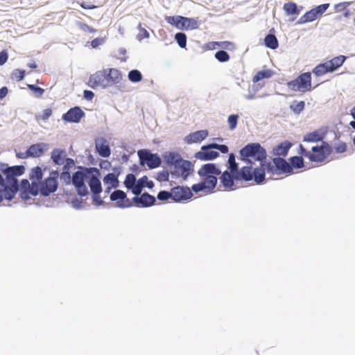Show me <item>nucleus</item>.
Here are the masks:
<instances>
[{
  "instance_id": "56",
  "label": "nucleus",
  "mask_w": 355,
  "mask_h": 355,
  "mask_svg": "<svg viewBox=\"0 0 355 355\" xmlns=\"http://www.w3.org/2000/svg\"><path fill=\"white\" fill-rule=\"evenodd\" d=\"M74 187L76 189L77 193L80 196L84 197V196H87V194H88V189H87V187L85 183H83V184L75 186Z\"/></svg>"
},
{
  "instance_id": "18",
  "label": "nucleus",
  "mask_w": 355,
  "mask_h": 355,
  "mask_svg": "<svg viewBox=\"0 0 355 355\" xmlns=\"http://www.w3.org/2000/svg\"><path fill=\"white\" fill-rule=\"evenodd\" d=\"M327 133V130L325 128H320L306 134L303 137V141L312 143L322 141L325 138Z\"/></svg>"
},
{
  "instance_id": "49",
  "label": "nucleus",
  "mask_w": 355,
  "mask_h": 355,
  "mask_svg": "<svg viewBox=\"0 0 355 355\" xmlns=\"http://www.w3.org/2000/svg\"><path fill=\"white\" fill-rule=\"evenodd\" d=\"M157 198L160 201H166L168 199L173 200L172 190L171 191L166 190H161L157 196Z\"/></svg>"
},
{
  "instance_id": "44",
  "label": "nucleus",
  "mask_w": 355,
  "mask_h": 355,
  "mask_svg": "<svg viewBox=\"0 0 355 355\" xmlns=\"http://www.w3.org/2000/svg\"><path fill=\"white\" fill-rule=\"evenodd\" d=\"M214 57L220 62H226L230 59L229 53L223 49L216 51Z\"/></svg>"
},
{
  "instance_id": "5",
  "label": "nucleus",
  "mask_w": 355,
  "mask_h": 355,
  "mask_svg": "<svg viewBox=\"0 0 355 355\" xmlns=\"http://www.w3.org/2000/svg\"><path fill=\"white\" fill-rule=\"evenodd\" d=\"M24 165H15L10 166L8 164L0 163V171L6 176L7 183L12 186L13 184H19L17 177L25 173Z\"/></svg>"
},
{
  "instance_id": "9",
  "label": "nucleus",
  "mask_w": 355,
  "mask_h": 355,
  "mask_svg": "<svg viewBox=\"0 0 355 355\" xmlns=\"http://www.w3.org/2000/svg\"><path fill=\"white\" fill-rule=\"evenodd\" d=\"M193 171V166L189 160H184L173 169H171L170 173L173 178H182L184 181L187 180Z\"/></svg>"
},
{
  "instance_id": "26",
  "label": "nucleus",
  "mask_w": 355,
  "mask_h": 355,
  "mask_svg": "<svg viewBox=\"0 0 355 355\" xmlns=\"http://www.w3.org/2000/svg\"><path fill=\"white\" fill-rule=\"evenodd\" d=\"M67 157V152L64 148H54L51 153V159L56 166L62 165Z\"/></svg>"
},
{
  "instance_id": "20",
  "label": "nucleus",
  "mask_w": 355,
  "mask_h": 355,
  "mask_svg": "<svg viewBox=\"0 0 355 355\" xmlns=\"http://www.w3.org/2000/svg\"><path fill=\"white\" fill-rule=\"evenodd\" d=\"M49 148V144L46 143H37L34 144H31L27 148V153L29 155L30 157H39L42 156L45 151H46Z\"/></svg>"
},
{
  "instance_id": "35",
  "label": "nucleus",
  "mask_w": 355,
  "mask_h": 355,
  "mask_svg": "<svg viewBox=\"0 0 355 355\" xmlns=\"http://www.w3.org/2000/svg\"><path fill=\"white\" fill-rule=\"evenodd\" d=\"M44 173L42 168L37 166L31 169L29 178L33 183H39L43 178Z\"/></svg>"
},
{
  "instance_id": "31",
  "label": "nucleus",
  "mask_w": 355,
  "mask_h": 355,
  "mask_svg": "<svg viewBox=\"0 0 355 355\" xmlns=\"http://www.w3.org/2000/svg\"><path fill=\"white\" fill-rule=\"evenodd\" d=\"M2 189L5 199L8 201H11L19 190V184H13L12 186L7 183V184L2 187Z\"/></svg>"
},
{
  "instance_id": "28",
  "label": "nucleus",
  "mask_w": 355,
  "mask_h": 355,
  "mask_svg": "<svg viewBox=\"0 0 355 355\" xmlns=\"http://www.w3.org/2000/svg\"><path fill=\"white\" fill-rule=\"evenodd\" d=\"M292 143L288 140H285L272 149V154L275 156H278L279 157L282 156L284 158L288 155Z\"/></svg>"
},
{
  "instance_id": "61",
  "label": "nucleus",
  "mask_w": 355,
  "mask_h": 355,
  "mask_svg": "<svg viewBox=\"0 0 355 355\" xmlns=\"http://www.w3.org/2000/svg\"><path fill=\"white\" fill-rule=\"evenodd\" d=\"M336 153H343L347 150V144L345 142H340L334 147Z\"/></svg>"
},
{
  "instance_id": "27",
  "label": "nucleus",
  "mask_w": 355,
  "mask_h": 355,
  "mask_svg": "<svg viewBox=\"0 0 355 355\" xmlns=\"http://www.w3.org/2000/svg\"><path fill=\"white\" fill-rule=\"evenodd\" d=\"M302 9V6H298L297 4L293 1L285 3L283 6V10L286 15L293 16L292 19L290 21H293L297 17V16L300 14Z\"/></svg>"
},
{
  "instance_id": "11",
  "label": "nucleus",
  "mask_w": 355,
  "mask_h": 355,
  "mask_svg": "<svg viewBox=\"0 0 355 355\" xmlns=\"http://www.w3.org/2000/svg\"><path fill=\"white\" fill-rule=\"evenodd\" d=\"M111 201L116 202V207L121 209L131 207L132 204L126 193L120 189L114 190L110 196Z\"/></svg>"
},
{
  "instance_id": "7",
  "label": "nucleus",
  "mask_w": 355,
  "mask_h": 355,
  "mask_svg": "<svg viewBox=\"0 0 355 355\" xmlns=\"http://www.w3.org/2000/svg\"><path fill=\"white\" fill-rule=\"evenodd\" d=\"M139 165H146L149 169L159 167L162 164V159L157 153H153L148 149H141L137 151Z\"/></svg>"
},
{
  "instance_id": "57",
  "label": "nucleus",
  "mask_w": 355,
  "mask_h": 355,
  "mask_svg": "<svg viewBox=\"0 0 355 355\" xmlns=\"http://www.w3.org/2000/svg\"><path fill=\"white\" fill-rule=\"evenodd\" d=\"M138 28L139 30V33L137 35L138 40L141 41L143 39L149 37V33L145 28L141 27V24L138 25Z\"/></svg>"
},
{
  "instance_id": "62",
  "label": "nucleus",
  "mask_w": 355,
  "mask_h": 355,
  "mask_svg": "<svg viewBox=\"0 0 355 355\" xmlns=\"http://www.w3.org/2000/svg\"><path fill=\"white\" fill-rule=\"evenodd\" d=\"M62 165L63 167L71 169L74 166L75 161L73 159L67 157Z\"/></svg>"
},
{
  "instance_id": "13",
  "label": "nucleus",
  "mask_w": 355,
  "mask_h": 355,
  "mask_svg": "<svg viewBox=\"0 0 355 355\" xmlns=\"http://www.w3.org/2000/svg\"><path fill=\"white\" fill-rule=\"evenodd\" d=\"M85 115V113L79 106H75L63 114L62 119L65 122L78 123Z\"/></svg>"
},
{
  "instance_id": "55",
  "label": "nucleus",
  "mask_w": 355,
  "mask_h": 355,
  "mask_svg": "<svg viewBox=\"0 0 355 355\" xmlns=\"http://www.w3.org/2000/svg\"><path fill=\"white\" fill-rule=\"evenodd\" d=\"M31 196H37L39 193L41 194L40 186L39 183H33L28 189Z\"/></svg>"
},
{
  "instance_id": "51",
  "label": "nucleus",
  "mask_w": 355,
  "mask_h": 355,
  "mask_svg": "<svg viewBox=\"0 0 355 355\" xmlns=\"http://www.w3.org/2000/svg\"><path fill=\"white\" fill-rule=\"evenodd\" d=\"M170 171H161L157 173L155 179L159 182H166L169 180Z\"/></svg>"
},
{
  "instance_id": "12",
  "label": "nucleus",
  "mask_w": 355,
  "mask_h": 355,
  "mask_svg": "<svg viewBox=\"0 0 355 355\" xmlns=\"http://www.w3.org/2000/svg\"><path fill=\"white\" fill-rule=\"evenodd\" d=\"M173 193V201L174 202H181L192 198L193 191L188 187L176 186L171 189Z\"/></svg>"
},
{
  "instance_id": "52",
  "label": "nucleus",
  "mask_w": 355,
  "mask_h": 355,
  "mask_svg": "<svg viewBox=\"0 0 355 355\" xmlns=\"http://www.w3.org/2000/svg\"><path fill=\"white\" fill-rule=\"evenodd\" d=\"M28 87L35 94L36 97H40L44 92L43 88L35 84H29L28 85Z\"/></svg>"
},
{
  "instance_id": "30",
  "label": "nucleus",
  "mask_w": 355,
  "mask_h": 355,
  "mask_svg": "<svg viewBox=\"0 0 355 355\" xmlns=\"http://www.w3.org/2000/svg\"><path fill=\"white\" fill-rule=\"evenodd\" d=\"M265 46L272 50H275L279 46V42L275 34V29L271 28L264 37Z\"/></svg>"
},
{
  "instance_id": "34",
  "label": "nucleus",
  "mask_w": 355,
  "mask_h": 355,
  "mask_svg": "<svg viewBox=\"0 0 355 355\" xmlns=\"http://www.w3.org/2000/svg\"><path fill=\"white\" fill-rule=\"evenodd\" d=\"M289 165L291 166V174L293 173V168L300 169L304 166V161L302 156H293L289 158Z\"/></svg>"
},
{
  "instance_id": "59",
  "label": "nucleus",
  "mask_w": 355,
  "mask_h": 355,
  "mask_svg": "<svg viewBox=\"0 0 355 355\" xmlns=\"http://www.w3.org/2000/svg\"><path fill=\"white\" fill-rule=\"evenodd\" d=\"M79 26H80V29L85 32H88L90 33H94L96 32V29L89 26L87 24H85L83 22H79Z\"/></svg>"
},
{
  "instance_id": "38",
  "label": "nucleus",
  "mask_w": 355,
  "mask_h": 355,
  "mask_svg": "<svg viewBox=\"0 0 355 355\" xmlns=\"http://www.w3.org/2000/svg\"><path fill=\"white\" fill-rule=\"evenodd\" d=\"M105 185H110L111 187L116 188L118 187V176L114 173H109L105 175L103 179Z\"/></svg>"
},
{
  "instance_id": "45",
  "label": "nucleus",
  "mask_w": 355,
  "mask_h": 355,
  "mask_svg": "<svg viewBox=\"0 0 355 355\" xmlns=\"http://www.w3.org/2000/svg\"><path fill=\"white\" fill-rule=\"evenodd\" d=\"M137 183L136 176L132 173H128L126 175L124 180V186L127 189H130V187Z\"/></svg>"
},
{
  "instance_id": "43",
  "label": "nucleus",
  "mask_w": 355,
  "mask_h": 355,
  "mask_svg": "<svg viewBox=\"0 0 355 355\" xmlns=\"http://www.w3.org/2000/svg\"><path fill=\"white\" fill-rule=\"evenodd\" d=\"M60 180L66 184H70L71 182V169L62 167L60 175L59 174Z\"/></svg>"
},
{
  "instance_id": "29",
  "label": "nucleus",
  "mask_w": 355,
  "mask_h": 355,
  "mask_svg": "<svg viewBox=\"0 0 355 355\" xmlns=\"http://www.w3.org/2000/svg\"><path fill=\"white\" fill-rule=\"evenodd\" d=\"M252 165L244 166L241 168H239L236 171L237 175V180L244 182H250L252 180Z\"/></svg>"
},
{
  "instance_id": "48",
  "label": "nucleus",
  "mask_w": 355,
  "mask_h": 355,
  "mask_svg": "<svg viewBox=\"0 0 355 355\" xmlns=\"http://www.w3.org/2000/svg\"><path fill=\"white\" fill-rule=\"evenodd\" d=\"M26 76V71L24 69H16L12 71L10 78L15 79L17 81L24 80Z\"/></svg>"
},
{
  "instance_id": "8",
  "label": "nucleus",
  "mask_w": 355,
  "mask_h": 355,
  "mask_svg": "<svg viewBox=\"0 0 355 355\" xmlns=\"http://www.w3.org/2000/svg\"><path fill=\"white\" fill-rule=\"evenodd\" d=\"M332 148L327 142L322 141L321 145L313 146L309 160L313 162H322L331 153Z\"/></svg>"
},
{
  "instance_id": "46",
  "label": "nucleus",
  "mask_w": 355,
  "mask_h": 355,
  "mask_svg": "<svg viewBox=\"0 0 355 355\" xmlns=\"http://www.w3.org/2000/svg\"><path fill=\"white\" fill-rule=\"evenodd\" d=\"M263 86V84L258 83L257 85H253L252 87H249L248 92L249 94L245 96V98L248 100H252L255 97V94Z\"/></svg>"
},
{
  "instance_id": "17",
  "label": "nucleus",
  "mask_w": 355,
  "mask_h": 355,
  "mask_svg": "<svg viewBox=\"0 0 355 355\" xmlns=\"http://www.w3.org/2000/svg\"><path fill=\"white\" fill-rule=\"evenodd\" d=\"M219 155L218 151L210 150L203 145L201 146L200 150L195 153L194 157L201 161H210L216 159Z\"/></svg>"
},
{
  "instance_id": "36",
  "label": "nucleus",
  "mask_w": 355,
  "mask_h": 355,
  "mask_svg": "<svg viewBox=\"0 0 355 355\" xmlns=\"http://www.w3.org/2000/svg\"><path fill=\"white\" fill-rule=\"evenodd\" d=\"M273 74L274 71L272 69H263L259 71L253 76L252 82L254 83H257L263 79L270 78Z\"/></svg>"
},
{
  "instance_id": "41",
  "label": "nucleus",
  "mask_w": 355,
  "mask_h": 355,
  "mask_svg": "<svg viewBox=\"0 0 355 355\" xmlns=\"http://www.w3.org/2000/svg\"><path fill=\"white\" fill-rule=\"evenodd\" d=\"M178 46L182 49H185L187 46V37L183 32H178L174 36Z\"/></svg>"
},
{
  "instance_id": "16",
  "label": "nucleus",
  "mask_w": 355,
  "mask_h": 355,
  "mask_svg": "<svg viewBox=\"0 0 355 355\" xmlns=\"http://www.w3.org/2000/svg\"><path fill=\"white\" fill-rule=\"evenodd\" d=\"M89 86L93 89H96L98 87L103 88L107 87V82H106L105 72L104 69L98 71L89 77Z\"/></svg>"
},
{
  "instance_id": "42",
  "label": "nucleus",
  "mask_w": 355,
  "mask_h": 355,
  "mask_svg": "<svg viewBox=\"0 0 355 355\" xmlns=\"http://www.w3.org/2000/svg\"><path fill=\"white\" fill-rule=\"evenodd\" d=\"M305 107V102L303 101H295L291 105L290 109L295 114H300Z\"/></svg>"
},
{
  "instance_id": "15",
  "label": "nucleus",
  "mask_w": 355,
  "mask_h": 355,
  "mask_svg": "<svg viewBox=\"0 0 355 355\" xmlns=\"http://www.w3.org/2000/svg\"><path fill=\"white\" fill-rule=\"evenodd\" d=\"M95 151L102 157L107 158L111 155V148L107 140L104 137L95 139Z\"/></svg>"
},
{
  "instance_id": "3",
  "label": "nucleus",
  "mask_w": 355,
  "mask_h": 355,
  "mask_svg": "<svg viewBox=\"0 0 355 355\" xmlns=\"http://www.w3.org/2000/svg\"><path fill=\"white\" fill-rule=\"evenodd\" d=\"M166 21L180 30H195L198 28L197 19L181 15L166 16Z\"/></svg>"
},
{
  "instance_id": "54",
  "label": "nucleus",
  "mask_w": 355,
  "mask_h": 355,
  "mask_svg": "<svg viewBox=\"0 0 355 355\" xmlns=\"http://www.w3.org/2000/svg\"><path fill=\"white\" fill-rule=\"evenodd\" d=\"M144 187L143 185L137 180V183L130 188L129 190L135 195L134 197H139L142 192Z\"/></svg>"
},
{
  "instance_id": "23",
  "label": "nucleus",
  "mask_w": 355,
  "mask_h": 355,
  "mask_svg": "<svg viewBox=\"0 0 355 355\" xmlns=\"http://www.w3.org/2000/svg\"><path fill=\"white\" fill-rule=\"evenodd\" d=\"M104 71L105 72V78L106 82H107V87L119 83L122 79L121 71L116 69H105Z\"/></svg>"
},
{
  "instance_id": "21",
  "label": "nucleus",
  "mask_w": 355,
  "mask_h": 355,
  "mask_svg": "<svg viewBox=\"0 0 355 355\" xmlns=\"http://www.w3.org/2000/svg\"><path fill=\"white\" fill-rule=\"evenodd\" d=\"M272 163L275 168V174H291V166L283 157H275L272 159Z\"/></svg>"
},
{
  "instance_id": "14",
  "label": "nucleus",
  "mask_w": 355,
  "mask_h": 355,
  "mask_svg": "<svg viewBox=\"0 0 355 355\" xmlns=\"http://www.w3.org/2000/svg\"><path fill=\"white\" fill-rule=\"evenodd\" d=\"M131 202L137 207H149L155 204L156 198L154 196L145 191L139 197H133Z\"/></svg>"
},
{
  "instance_id": "2",
  "label": "nucleus",
  "mask_w": 355,
  "mask_h": 355,
  "mask_svg": "<svg viewBox=\"0 0 355 355\" xmlns=\"http://www.w3.org/2000/svg\"><path fill=\"white\" fill-rule=\"evenodd\" d=\"M239 154L240 160L248 165H252L254 162H262L267 158L266 149L258 142L247 144L239 150Z\"/></svg>"
},
{
  "instance_id": "37",
  "label": "nucleus",
  "mask_w": 355,
  "mask_h": 355,
  "mask_svg": "<svg viewBox=\"0 0 355 355\" xmlns=\"http://www.w3.org/2000/svg\"><path fill=\"white\" fill-rule=\"evenodd\" d=\"M346 59L345 55H340L328 60L327 62L334 72L343 64Z\"/></svg>"
},
{
  "instance_id": "58",
  "label": "nucleus",
  "mask_w": 355,
  "mask_h": 355,
  "mask_svg": "<svg viewBox=\"0 0 355 355\" xmlns=\"http://www.w3.org/2000/svg\"><path fill=\"white\" fill-rule=\"evenodd\" d=\"M101 193H94L92 196V201L94 205L96 206H100L103 205L104 201L101 199L100 196Z\"/></svg>"
},
{
  "instance_id": "19",
  "label": "nucleus",
  "mask_w": 355,
  "mask_h": 355,
  "mask_svg": "<svg viewBox=\"0 0 355 355\" xmlns=\"http://www.w3.org/2000/svg\"><path fill=\"white\" fill-rule=\"evenodd\" d=\"M329 3H322L317 6L304 13L309 22L313 21L326 12Z\"/></svg>"
},
{
  "instance_id": "10",
  "label": "nucleus",
  "mask_w": 355,
  "mask_h": 355,
  "mask_svg": "<svg viewBox=\"0 0 355 355\" xmlns=\"http://www.w3.org/2000/svg\"><path fill=\"white\" fill-rule=\"evenodd\" d=\"M98 173V169L95 167L86 168L84 167L81 170L74 172L71 176V182L74 187L85 183V180L88 179L91 173Z\"/></svg>"
},
{
  "instance_id": "32",
  "label": "nucleus",
  "mask_w": 355,
  "mask_h": 355,
  "mask_svg": "<svg viewBox=\"0 0 355 355\" xmlns=\"http://www.w3.org/2000/svg\"><path fill=\"white\" fill-rule=\"evenodd\" d=\"M252 180L257 184H263L266 181V173L264 168L261 166L255 167L252 170Z\"/></svg>"
},
{
  "instance_id": "50",
  "label": "nucleus",
  "mask_w": 355,
  "mask_h": 355,
  "mask_svg": "<svg viewBox=\"0 0 355 355\" xmlns=\"http://www.w3.org/2000/svg\"><path fill=\"white\" fill-rule=\"evenodd\" d=\"M239 118V114H230L228 116L227 123L229 124V128L231 130H234L236 128Z\"/></svg>"
},
{
  "instance_id": "22",
  "label": "nucleus",
  "mask_w": 355,
  "mask_h": 355,
  "mask_svg": "<svg viewBox=\"0 0 355 355\" xmlns=\"http://www.w3.org/2000/svg\"><path fill=\"white\" fill-rule=\"evenodd\" d=\"M184 160L181 155L175 152H169L164 155V163L167 165L170 171Z\"/></svg>"
},
{
  "instance_id": "39",
  "label": "nucleus",
  "mask_w": 355,
  "mask_h": 355,
  "mask_svg": "<svg viewBox=\"0 0 355 355\" xmlns=\"http://www.w3.org/2000/svg\"><path fill=\"white\" fill-rule=\"evenodd\" d=\"M227 170L236 171L239 168V163L236 161V155L230 153L226 164Z\"/></svg>"
},
{
  "instance_id": "6",
  "label": "nucleus",
  "mask_w": 355,
  "mask_h": 355,
  "mask_svg": "<svg viewBox=\"0 0 355 355\" xmlns=\"http://www.w3.org/2000/svg\"><path fill=\"white\" fill-rule=\"evenodd\" d=\"M287 85L288 88L294 92L311 91L312 89L311 74L310 72L302 73L295 79L289 81Z\"/></svg>"
},
{
  "instance_id": "33",
  "label": "nucleus",
  "mask_w": 355,
  "mask_h": 355,
  "mask_svg": "<svg viewBox=\"0 0 355 355\" xmlns=\"http://www.w3.org/2000/svg\"><path fill=\"white\" fill-rule=\"evenodd\" d=\"M313 73L317 76H322L327 73L333 72L327 61L318 64L312 71Z\"/></svg>"
},
{
  "instance_id": "60",
  "label": "nucleus",
  "mask_w": 355,
  "mask_h": 355,
  "mask_svg": "<svg viewBox=\"0 0 355 355\" xmlns=\"http://www.w3.org/2000/svg\"><path fill=\"white\" fill-rule=\"evenodd\" d=\"M104 42H105V39L104 38H103V37H96V38L94 39L93 40H92V42H91V46L93 49H96L98 46H99L100 45L103 44Z\"/></svg>"
},
{
  "instance_id": "25",
  "label": "nucleus",
  "mask_w": 355,
  "mask_h": 355,
  "mask_svg": "<svg viewBox=\"0 0 355 355\" xmlns=\"http://www.w3.org/2000/svg\"><path fill=\"white\" fill-rule=\"evenodd\" d=\"M99 175L100 171H98V174H96V173H92L88 178V185L92 194L101 193L102 191L101 182L99 179Z\"/></svg>"
},
{
  "instance_id": "40",
  "label": "nucleus",
  "mask_w": 355,
  "mask_h": 355,
  "mask_svg": "<svg viewBox=\"0 0 355 355\" xmlns=\"http://www.w3.org/2000/svg\"><path fill=\"white\" fill-rule=\"evenodd\" d=\"M128 80L134 83L140 82L142 80V74L138 69H132L128 74Z\"/></svg>"
},
{
  "instance_id": "1",
  "label": "nucleus",
  "mask_w": 355,
  "mask_h": 355,
  "mask_svg": "<svg viewBox=\"0 0 355 355\" xmlns=\"http://www.w3.org/2000/svg\"><path fill=\"white\" fill-rule=\"evenodd\" d=\"M198 174L202 178V181L192 185V190L195 193L200 191L209 194L214 193L218 183V175H220L221 185L227 190H234L236 189L234 182H239L235 171L227 169L221 172L215 163L203 164L198 170Z\"/></svg>"
},
{
  "instance_id": "4",
  "label": "nucleus",
  "mask_w": 355,
  "mask_h": 355,
  "mask_svg": "<svg viewBox=\"0 0 355 355\" xmlns=\"http://www.w3.org/2000/svg\"><path fill=\"white\" fill-rule=\"evenodd\" d=\"M59 177V171L58 170H52L49 173V175L42 180L39 184L40 186L41 196L48 197L51 193H55L58 188V178Z\"/></svg>"
},
{
  "instance_id": "64",
  "label": "nucleus",
  "mask_w": 355,
  "mask_h": 355,
  "mask_svg": "<svg viewBox=\"0 0 355 355\" xmlns=\"http://www.w3.org/2000/svg\"><path fill=\"white\" fill-rule=\"evenodd\" d=\"M72 207L76 209H80L83 207V201L77 198L71 200Z\"/></svg>"
},
{
  "instance_id": "47",
  "label": "nucleus",
  "mask_w": 355,
  "mask_h": 355,
  "mask_svg": "<svg viewBox=\"0 0 355 355\" xmlns=\"http://www.w3.org/2000/svg\"><path fill=\"white\" fill-rule=\"evenodd\" d=\"M260 166L264 168L265 172L266 171L268 173L275 174V165L271 162H267L266 160H263L260 162Z\"/></svg>"
},
{
  "instance_id": "24",
  "label": "nucleus",
  "mask_w": 355,
  "mask_h": 355,
  "mask_svg": "<svg viewBox=\"0 0 355 355\" xmlns=\"http://www.w3.org/2000/svg\"><path fill=\"white\" fill-rule=\"evenodd\" d=\"M208 135L209 132L207 130H197L186 136L184 138V141L189 144L193 143H200L204 139H205Z\"/></svg>"
},
{
  "instance_id": "53",
  "label": "nucleus",
  "mask_w": 355,
  "mask_h": 355,
  "mask_svg": "<svg viewBox=\"0 0 355 355\" xmlns=\"http://www.w3.org/2000/svg\"><path fill=\"white\" fill-rule=\"evenodd\" d=\"M138 181L143 185L144 188L146 187L149 189H152L155 186L153 181L148 180L146 175L142 176L138 180Z\"/></svg>"
},
{
  "instance_id": "63",
  "label": "nucleus",
  "mask_w": 355,
  "mask_h": 355,
  "mask_svg": "<svg viewBox=\"0 0 355 355\" xmlns=\"http://www.w3.org/2000/svg\"><path fill=\"white\" fill-rule=\"evenodd\" d=\"M8 59V53L6 50L0 52V66L3 65Z\"/></svg>"
}]
</instances>
